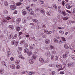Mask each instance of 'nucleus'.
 Here are the masks:
<instances>
[{"mask_svg": "<svg viewBox=\"0 0 75 75\" xmlns=\"http://www.w3.org/2000/svg\"><path fill=\"white\" fill-rule=\"evenodd\" d=\"M11 44L12 45H14V44H15V47H17V45L18 44V41H17L16 42L15 40H13L12 41Z\"/></svg>", "mask_w": 75, "mask_h": 75, "instance_id": "nucleus-1", "label": "nucleus"}, {"mask_svg": "<svg viewBox=\"0 0 75 75\" xmlns=\"http://www.w3.org/2000/svg\"><path fill=\"white\" fill-rule=\"evenodd\" d=\"M56 67L57 68H59V71H60V70H61L62 69V65L61 64H57L56 65Z\"/></svg>", "mask_w": 75, "mask_h": 75, "instance_id": "nucleus-2", "label": "nucleus"}, {"mask_svg": "<svg viewBox=\"0 0 75 75\" xmlns=\"http://www.w3.org/2000/svg\"><path fill=\"white\" fill-rule=\"evenodd\" d=\"M26 8L27 10H28V11L29 12H30V11H32V10H33V8L30 7V6H27L26 7Z\"/></svg>", "mask_w": 75, "mask_h": 75, "instance_id": "nucleus-3", "label": "nucleus"}, {"mask_svg": "<svg viewBox=\"0 0 75 75\" xmlns=\"http://www.w3.org/2000/svg\"><path fill=\"white\" fill-rule=\"evenodd\" d=\"M62 14L64 16H66V17H68L69 14L67 13H66L64 11H62Z\"/></svg>", "mask_w": 75, "mask_h": 75, "instance_id": "nucleus-4", "label": "nucleus"}, {"mask_svg": "<svg viewBox=\"0 0 75 75\" xmlns=\"http://www.w3.org/2000/svg\"><path fill=\"white\" fill-rule=\"evenodd\" d=\"M16 6L14 5H11L10 6V8L11 10H15L16 9Z\"/></svg>", "mask_w": 75, "mask_h": 75, "instance_id": "nucleus-5", "label": "nucleus"}, {"mask_svg": "<svg viewBox=\"0 0 75 75\" xmlns=\"http://www.w3.org/2000/svg\"><path fill=\"white\" fill-rule=\"evenodd\" d=\"M45 55L46 56H47V57H50L51 56V54L49 52H46L45 53Z\"/></svg>", "mask_w": 75, "mask_h": 75, "instance_id": "nucleus-6", "label": "nucleus"}, {"mask_svg": "<svg viewBox=\"0 0 75 75\" xmlns=\"http://www.w3.org/2000/svg\"><path fill=\"white\" fill-rule=\"evenodd\" d=\"M8 28L11 30H14V26L13 25H9L8 26Z\"/></svg>", "mask_w": 75, "mask_h": 75, "instance_id": "nucleus-7", "label": "nucleus"}, {"mask_svg": "<svg viewBox=\"0 0 75 75\" xmlns=\"http://www.w3.org/2000/svg\"><path fill=\"white\" fill-rule=\"evenodd\" d=\"M45 43L47 44H48L50 43V40L49 39H47L45 40Z\"/></svg>", "mask_w": 75, "mask_h": 75, "instance_id": "nucleus-8", "label": "nucleus"}, {"mask_svg": "<svg viewBox=\"0 0 75 75\" xmlns=\"http://www.w3.org/2000/svg\"><path fill=\"white\" fill-rule=\"evenodd\" d=\"M29 63H30V64H33V63H34V60H33V59L30 60L29 61Z\"/></svg>", "mask_w": 75, "mask_h": 75, "instance_id": "nucleus-9", "label": "nucleus"}, {"mask_svg": "<svg viewBox=\"0 0 75 75\" xmlns=\"http://www.w3.org/2000/svg\"><path fill=\"white\" fill-rule=\"evenodd\" d=\"M66 6L67 8L68 9H70L71 8V5L69 4H67L66 5Z\"/></svg>", "mask_w": 75, "mask_h": 75, "instance_id": "nucleus-10", "label": "nucleus"}, {"mask_svg": "<svg viewBox=\"0 0 75 75\" xmlns=\"http://www.w3.org/2000/svg\"><path fill=\"white\" fill-rule=\"evenodd\" d=\"M28 51H29V50L27 48L25 49L24 50V52L25 53H28Z\"/></svg>", "mask_w": 75, "mask_h": 75, "instance_id": "nucleus-11", "label": "nucleus"}, {"mask_svg": "<svg viewBox=\"0 0 75 75\" xmlns=\"http://www.w3.org/2000/svg\"><path fill=\"white\" fill-rule=\"evenodd\" d=\"M40 12L41 13H44V14L45 12V11L44 10V9H41L40 10Z\"/></svg>", "mask_w": 75, "mask_h": 75, "instance_id": "nucleus-12", "label": "nucleus"}, {"mask_svg": "<svg viewBox=\"0 0 75 75\" xmlns=\"http://www.w3.org/2000/svg\"><path fill=\"white\" fill-rule=\"evenodd\" d=\"M10 68L12 69H15L16 66L14 64H12L10 66Z\"/></svg>", "mask_w": 75, "mask_h": 75, "instance_id": "nucleus-13", "label": "nucleus"}, {"mask_svg": "<svg viewBox=\"0 0 75 75\" xmlns=\"http://www.w3.org/2000/svg\"><path fill=\"white\" fill-rule=\"evenodd\" d=\"M32 58L34 60V59H36V57H35V54H33L32 55Z\"/></svg>", "mask_w": 75, "mask_h": 75, "instance_id": "nucleus-14", "label": "nucleus"}, {"mask_svg": "<svg viewBox=\"0 0 75 75\" xmlns=\"http://www.w3.org/2000/svg\"><path fill=\"white\" fill-rule=\"evenodd\" d=\"M39 60L41 62H44V60L41 57L39 58Z\"/></svg>", "mask_w": 75, "mask_h": 75, "instance_id": "nucleus-15", "label": "nucleus"}, {"mask_svg": "<svg viewBox=\"0 0 75 75\" xmlns=\"http://www.w3.org/2000/svg\"><path fill=\"white\" fill-rule=\"evenodd\" d=\"M64 48L66 49H68L69 48V47L68 46V45L67 44H65L64 45Z\"/></svg>", "mask_w": 75, "mask_h": 75, "instance_id": "nucleus-16", "label": "nucleus"}, {"mask_svg": "<svg viewBox=\"0 0 75 75\" xmlns=\"http://www.w3.org/2000/svg\"><path fill=\"white\" fill-rule=\"evenodd\" d=\"M13 37V34H11L8 37V39H11Z\"/></svg>", "mask_w": 75, "mask_h": 75, "instance_id": "nucleus-17", "label": "nucleus"}, {"mask_svg": "<svg viewBox=\"0 0 75 75\" xmlns=\"http://www.w3.org/2000/svg\"><path fill=\"white\" fill-rule=\"evenodd\" d=\"M16 31H20L21 28L19 26H17L16 27Z\"/></svg>", "mask_w": 75, "mask_h": 75, "instance_id": "nucleus-18", "label": "nucleus"}, {"mask_svg": "<svg viewBox=\"0 0 75 75\" xmlns=\"http://www.w3.org/2000/svg\"><path fill=\"white\" fill-rule=\"evenodd\" d=\"M54 41L55 42V43H56L57 44H58V43L59 42L58 40H57L56 38H54Z\"/></svg>", "mask_w": 75, "mask_h": 75, "instance_id": "nucleus-19", "label": "nucleus"}, {"mask_svg": "<svg viewBox=\"0 0 75 75\" xmlns=\"http://www.w3.org/2000/svg\"><path fill=\"white\" fill-rule=\"evenodd\" d=\"M53 6L54 8L55 9H57V5L55 4H53L52 5Z\"/></svg>", "mask_w": 75, "mask_h": 75, "instance_id": "nucleus-20", "label": "nucleus"}, {"mask_svg": "<svg viewBox=\"0 0 75 75\" xmlns=\"http://www.w3.org/2000/svg\"><path fill=\"white\" fill-rule=\"evenodd\" d=\"M62 57L63 58H67L68 57V56L65 54H63Z\"/></svg>", "mask_w": 75, "mask_h": 75, "instance_id": "nucleus-21", "label": "nucleus"}, {"mask_svg": "<svg viewBox=\"0 0 75 75\" xmlns=\"http://www.w3.org/2000/svg\"><path fill=\"white\" fill-rule=\"evenodd\" d=\"M22 14L23 15V16H24V15H25V14H26V12L24 10H23L22 11Z\"/></svg>", "mask_w": 75, "mask_h": 75, "instance_id": "nucleus-22", "label": "nucleus"}, {"mask_svg": "<svg viewBox=\"0 0 75 75\" xmlns=\"http://www.w3.org/2000/svg\"><path fill=\"white\" fill-rule=\"evenodd\" d=\"M47 15L49 16H51V13L50 11H48L46 13Z\"/></svg>", "mask_w": 75, "mask_h": 75, "instance_id": "nucleus-23", "label": "nucleus"}, {"mask_svg": "<svg viewBox=\"0 0 75 75\" xmlns=\"http://www.w3.org/2000/svg\"><path fill=\"white\" fill-rule=\"evenodd\" d=\"M21 18H17L16 20V22L17 23H20V21H21Z\"/></svg>", "mask_w": 75, "mask_h": 75, "instance_id": "nucleus-24", "label": "nucleus"}, {"mask_svg": "<svg viewBox=\"0 0 75 75\" xmlns=\"http://www.w3.org/2000/svg\"><path fill=\"white\" fill-rule=\"evenodd\" d=\"M17 37V34H16L15 35L14 37H13L12 38L13 40H14V39H16Z\"/></svg>", "mask_w": 75, "mask_h": 75, "instance_id": "nucleus-25", "label": "nucleus"}, {"mask_svg": "<svg viewBox=\"0 0 75 75\" xmlns=\"http://www.w3.org/2000/svg\"><path fill=\"white\" fill-rule=\"evenodd\" d=\"M22 4V3L21 2H18L16 4V6H21Z\"/></svg>", "mask_w": 75, "mask_h": 75, "instance_id": "nucleus-26", "label": "nucleus"}, {"mask_svg": "<svg viewBox=\"0 0 75 75\" xmlns=\"http://www.w3.org/2000/svg\"><path fill=\"white\" fill-rule=\"evenodd\" d=\"M0 72L1 73V74H3L4 72V69H1L0 70Z\"/></svg>", "mask_w": 75, "mask_h": 75, "instance_id": "nucleus-27", "label": "nucleus"}, {"mask_svg": "<svg viewBox=\"0 0 75 75\" xmlns=\"http://www.w3.org/2000/svg\"><path fill=\"white\" fill-rule=\"evenodd\" d=\"M32 21H33V22H34V23H38V21L36 19H33Z\"/></svg>", "mask_w": 75, "mask_h": 75, "instance_id": "nucleus-28", "label": "nucleus"}, {"mask_svg": "<svg viewBox=\"0 0 75 75\" xmlns=\"http://www.w3.org/2000/svg\"><path fill=\"white\" fill-rule=\"evenodd\" d=\"M71 58L75 60V55H71L70 56Z\"/></svg>", "mask_w": 75, "mask_h": 75, "instance_id": "nucleus-29", "label": "nucleus"}, {"mask_svg": "<svg viewBox=\"0 0 75 75\" xmlns=\"http://www.w3.org/2000/svg\"><path fill=\"white\" fill-rule=\"evenodd\" d=\"M28 47V44L27 43H25L24 45V47L25 48H26L27 47Z\"/></svg>", "mask_w": 75, "mask_h": 75, "instance_id": "nucleus-30", "label": "nucleus"}, {"mask_svg": "<svg viewBox=\"0 0 75 75\" xmlns=\"http://www.w3.org/2000/svg\"><path fill=\"white\" fill-rule=\"evenodd\" d=\"M28 72L27 71H22L21 73V74H27V73H28Z\"/></svg>", "mask_w": 75, "mask_h": 75, "instance_id": "nucleus-31", "label": "nucleus"}, {"mask_svg": "<svg viewBox=\"0 0 75 75\" xmlns=\"http://www.w3.org/2000/svg\"><path fill=\"white\" fill-rule=\"evenodd\" d=\"M22 21L23 23H25L27 21L26 20V19L23 18L22 19Z\"/></svg>", "mask_w": 75, "mask_h": 75, "instance_id": "nucleus-32", "label": "nucleus"}, {"mask_svg": "<svg viewBox=\"0 0 75 75\" xmlns=\"http://www.w3.org/2000/svg\"><path fill=\"white\" fill-rule=\"evenodd\" d=\"M25 41L24 40H23L20 42V44L21 45H22V44H23L24 43H25Z\"/></svg>", "mask_w": 75, "mask_h": 75, "instance_id": "nucleus-33", "label": "nucleus"}, {"mask_svg": "<svg viewBox=\"0 0 75 75\" xmlns=\"http://www.w3.org/2000/svg\"><path fill=\"white\" fill-rule=\"evenodd\" d=\"M27 54L28 56H30V55H31V54H32V52H30L28 53Z\"/></svg>", "mask_w": 75, "mask_h": 75, "instance_id": "nucleus-34", "label": "nucleus"}, {"mask_svg": "<svg viewBox=\"0 0 75 75\" xmlns=\"http://www.w3.org/2000/svg\"><path fill=\"white\" fill-rule=\"evenodd\" d=\"M60 14L59 13H58L57 15V18H60Z\"/></svg>", "mask_w": 75, "mask_h": 75, "instance_id": "nucleus-35", "label": "nucleus"}, {"mask_svg": "<svg viewBox=\"0 0 75 75\" xmlns=\"http://www.w3.org/2000/svg\"><path fill=\"white\" fill-rule=\"evenodd\" d=\"M2 63L3 64V65H4V66H6V63L4 62V61H2Z\"/></svg>", "mask_w": 75, "mask_h": 75, "instance_id": "nucleus-36", "label": "nucleus"}, {"mask_svg": "<svg viewBox=\"0 0 75 75\" xmlns=\"http://www.w3.org/2000/svg\"><path fill=\"white\" fill-rule=\"evenodd\" d=\"M71 23H75V22L74 21H68L67 22V23L68 24H71Z\"/></svg>", "mask_w": 75, "mask_h": 75, "instance_id": "nucleus-37", "label": "nucleus"}, {"mask_svg": "<svg viewBox=\"0 0 75 75\" xmlns=\"http://www.w3.org/2000/svg\"><path fill=\"white\" fill-rule=\"evenodd\" d=\"M20 68V66L19 65H18L16 67V69H18Z\"/></svg>", "mask_w": 75, "mask_h": 75, "instance_id": "nucleus-38", "label": "nucleus"}, {"mask_svg": "<svg viewBox=\"0 0 75 75\" xmlns=\"http://www.w3.org/2000/svg\"><path fill=\"white\" fill-rule=\"evenodd\" d=\"M34 11H32L29 13L30 15H34Z\"/></svg>", "mask_w": 75, "mask_h": 75, "instance_id": "nucleus-39", "label": "nucleus"}, {"mask_svg": "<svg viewBox=\"0 0 75 75\" xmlns=\"http://www.w3.org/2000/svg\"><path fill=\"white\" fill-rule=\"evenodd\" d=\"M42 27L43 28H46V25H42Z\"/></svg>", "mask_w": 75, "mask_h": 75, "instance_id": "nucleus-40", "label": "nucleus"}, {"mask_svg": "<svg viewBox=\"0 0 75 75\" xmlns=\"http://www.w3.org/2000/svg\"><path fill=\"white\" fill-rule=\"evenodd\" d=\"M51 59L52 61L54 60V55H52L51 56Z\"/></svg>", "mask_w": 75, "mask_h": 75, "instance_id": "nucleus-41", "label": "nucleus"}, {"mask_svg": "<svg viewBox=\"0 0 75 75\" xmlns=\"http://www.w3.org/2000/svg\"><path fill=\"white\" fill-rule=\"evenodd\" d=\"M4 14H7L8 11L7 10H5L4 11Z\"/></svg>", "mask_w": 75, "mask_h": 75, "instance_id": "nucleus-42", "label": "nucleus"}, {"mask_svg": "<svg viewBox=\"0 0 75 75\" xmlns=\"http://www.w3.org/2000/svg\"><path fill=\"white\" fill-rule=\"evenodd\" d=\"M4 4L5 6H7L8 5V3H7V1H5L4 2Z\"/></svg>", "mask_w": 75, "mask_h": 75, "instance_id": "nucleus-43", "label": "nucleus"}, {"mask_svg": "<svg viewBox=\"0 0 75 75\" xmlns=\"http://www.w3.org/2000/svg\"><path fill=\"white\" fill-rule=\"evenodd\" d=\"M59 33L60 34H61L62 35L64 34V31H59Z\"/></svg>", "mask_w": 75, "mask_h": 75, "instance_id": "nucleus-44", "label": "nucleus"}, {"mask_svg": "<svg viewBox=\"0 0 75 75\" xmlns=\"http://www.w3.org/2000/svg\"><path fill=\"white\" fill-rule=\"evenodd\" d=\"M50 48L51 50V49H54V47L52 45H50Z\"/></svg>", "mask_w": 75, "mask_h": 75, "instance_id": "nucleus-45", "label": "nucleus"}, {"mask_svg": "<svg viewBox=\"0 0 75 75\" xmlns=\"http://www.w3.org/2000/svg\"><path fill=\"white\" fill-rule=\"evenodd\" d=\"M59 44H62L63 43L62 41L60 40L59 41Z\"/></svg>", "mask_w": 75, "mask_h": 75, "instance_id": "nucleus-46", "label": "nucleus"}, {"mask_svg": "<svg viewBox=\"0 0 75 75\" xmlns=\"http://www.w3.org/2000/svg\"><path fill=\"white\" fill-rule=\"evenodd\" d=\"M49 66L50 67H54V65L53 64H50L49 65Z\"/></svg>", "mask_w": 75, "mask_h": 75, "instance_id": "nucleus-47", "label": "nucleus"}, {"mask_svg": "<svg viewBox=\"0 0 75 75\" xmlns=\"http://www.w3.org/2000/svg\"><path fill=\"white\" fill-rule=\"evenodd\" d=\"M48 30H45L43 31L44 33H47H47H48Z\"/></svg>", "mask_w": 75, "mask_h": 75, "instance_id": "nucleus-48", "label": "nucleus"}, {"mask_svg": "<svg viewBox=\"0 0 75 75\" xmlns=\"http://www.w3.org/2000/svg\"><path fill=\"white\" fill-rule=\"evenodd\" d=\"M20 60H17L15 62V63H16V64H19L20 63Z\"/></svg>", "mask_w": 75, "mask_h": 75, "instance_id": "nucleus-49", "label": "nucleus"}, {"mask_svg": "<svg viewBox=\"0 0 75 75\" xmlns=\"http://www.w3.org/2000/svg\"><path fill=\"white\" fill-rule=\"evenodd\" d=\"M55 74V71H52L51 73L52 75H54Z\"/></svg>", "mask_w": 75, "mask_h": 75, "instance_id": "nucleus-50", "label": "nucleus"}, {"mask_svg": "<svg viewBox=\"0 0 75 75\" xmlns=\"http://www.w3.org/2000/svg\"><path fill=\"white\" fill-rule=\"evenodd\" d=\"M46 49L47 50H48V51H49V50H51V48H50V47H47Z\"/></svg>", "mask_w": 75, "mask_h": 75, "instance_id": "nucleus-51", "label": "nucleus"}, {"mask_svg": "<svg viewBox=\"0 0 75 75\" xmlns=\"http://www.w3.org/2000/svg\"><path fill=\"white\" fill-rule=\"evenodd\" d=\"M68 54H69V51H66L65 52V54H66V55H68Z\"/></svg>", "mask_w": 75, "mask_h": 75, "instance_id": "nucleus-52", "label": "nucleus"}, {"mask_svg": "<svg viewBox=\"0 0 75 75\" xmlns=\"http://www.w3.org/2000/svg\"><path fill=\"white\" fill-rule=\"evenodd\" d=\"M52 33V32L51 31H48L47 32V34H51Z\"/></svg>", "mask_w": 75, "mask_h": 75, "instance_id": "nucleus-53", "label": "nucleus"}, {"mask_svg": "<svg viewBox=\"0 0 75 75\" xmlns=\"http://www.w3.org/2000/svg\"><path fill=\"white\" fill-rule=\"evenodd\" d=\"M71 38H72V35H71L69 37V39H71Z\"/></svg>", "mask_w": 75, "mask_h": 75, "instance_id": "nucleus-54", "label": "nucleus"}, {"mask_svg": "<svg viewBox=\"0 0 75 75\" xmlns=\"http://www.w3.org/2000/svg\"><path fill=\"white\" fill-rule=\"evenodd\" d=\"M17 13V11L16 10L14 11L13 14H16Z\"/></svg>", "mask_w": 75, "mask_h": 75, "instance_id": "nucleus-55", "label": "nucleus"}, {"mask_svg": "<svg viewBox=\"0 0 75 75\" xmlns=\"http://www.w3.org/2000/svg\"><path fill=\"white\" fill-rule=\"evenodd\" d=\"M39 2L41 4H44V2L42 1H39Z\"/></svg>", "mask_w": 75, "mask_h": 75, "instance_id": "nucleus-56", "label": "nucleus"}, {"mask_svg": "<svg viewBox=\"0 0 75 75\" xmlns=\"http://www.w3.org/2000/svg\"><path fill=\"white\" fill-rule=\"evenodd\" d=\"M10 59L11 61H14V58L13 57H11Z\"/></svg>", "mask_w": 75, "mask_h": 75, "instance_id": "nucleus-57", "label": "nucleus"}, {"mask_svg": "<svg viewBox=\"0 0 75 75\" xmlns=\"http://www.w3.org/2000/svg\"><path fill=\"white\" fill-rule=\"evenodd\" d=\"M42 37L43 38H46V37H47V36H46L45 35H43Z\"/></svg>", "mask_w": 75, "mask_h": 75, "instance_id": "nucleus-58", "label": "nucleus"}, {"mask_svg": "<svg viewBox=\"0 0 75 75\" xmlns=\"http://www.w3.org/2000/svg\"><path fill=\"white\" fill-rule=\"evenodd\" d=\"M18 49H19V50H20V51H21L22 50H23V49H22V47H19L18 48Z\"/></svg>", "mask_w": 75, "mask_h": 75, "instance_id": "nucleus-59", "label": "nucleus"}, {"mask_svg": "<svg viewBox=\"0 0 75 75\" xmlns=\"http://www.w3.org/2000/svg\"><path fill=\"white\" fill-rule=\"evenodd\" d=\"M67 67H69V68L70 67H71V64L69 63L68 64H67Z\"/></svg>", "mask_w": 75, "mask_h": 75, "instance_id": "nucleus-60", "label": "nucleus"}, {"mask_svg": "<svg viewBox=\"0 0 75 75\" xmlns=\"http://www.w3.org/2000/svg\"><path fill=\"white\" fill-rule=\"evenodd\" d=\"M68 18H63V20H68Z\"/></svg>", "mask_w": 75, "mask_h": 75, "instance_id": "nucleus-61", "label": "nucleus"}, {"mask_svg": "<svg viewBox=\"0 0 75 75\" xmlns=\"http://www.w3.org/2000/svg\"><path fill=\"white\" fill-rule=\"evenodd\" d=\"M60 74H64V71H62L60 72Z\"/></svg>", "mask_w": 75, "mask_h": 75, "instance_id": "nucleus-62", "label": "nucleus"}, {"mask_svg": "<svg viewBox=\"0 0 75 75\" xmlns=\"http://www.w3.org/2000/svg\"><path fill=\"white\" fill-rule=\"evenodd\" d=\"M70 64L71 67H73V66H74V63H71Z\"/></svg>", "mask_w": 75, "mask_h": 75, "instance_id": "nucleus-63", "label": "nucleus"}, {"mask_svg": "<svg viewBox=\"0 0 75 75\" xmlns=\"http://www.w3.org/2000/svg\"><path fill=\"white\" fill-rule=\"evenodd\" d=\"M1 38H4V36L3 35H1L0 36Z\"/></svg>", "mask_w": 75, "mask_h": 75, "instance_id": "nucleus-64", "label": "nucleus"}]
</instances>
